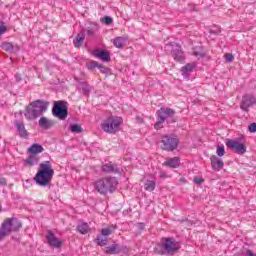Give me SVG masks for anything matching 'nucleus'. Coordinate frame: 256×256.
<instances>
[{"mask_svg":"<svg viewBox=\"0 0 256 256\" xmlns=\"http://www.w3.org/2000/svg\"><path fill=\"white\" fill-rule=\"evenodd\" d=\"M53 175H55V170H53L51 162L44 161L39 165L34 181H36L37 185H40V187H47V185L51 183Z\"/></svg>","mask_w":256,"mask_h":256,"instance_id":"f257e3e1","label":"nucleus"},{"mask_svg":"<svg viewBox=\"0 0 256 256\" xmlns=\"http://www.w3.org/2000/svg\"><path fill=\"white\" fill-rule=\"evenodd\" d=\"M117 178L104 177L94 182V189L100 195H107V193H113L117 189Z\"/></svg>","mask_w":256,"mask_h":256,"instance_id":"f03ea898","label":"nucleus"},{"mask_svg":"<svg viewBox=\"0 0 256 256\" xmlns=\"http://www.w3.org/2000/svg\"><path fill=\"white\" fill-rule=\"evenodd\" d=\"M47 107H49V103L44 100H36L29 104L26 108L25 117L30 121L37 119V117H41L47 111Z\"/></svg>","mask_w":256,"mask_h":256,"instance_id":"7ed1b4c3","label":"nucleus"},{"mask_svg":"<svg viewBox=\"0 0 256 256\" xmlns=\"http://www.w3.org/2000/svg\"><path fill=\"white\" fill-rule=\"evenodd\" d=\"M181 246L175 238H162L161 243L157 245L156 251L159 255H173L179 251Z\"/></svg>","mask_w":256,"mask_h":256,"instance_id":"20e7f679","label":"nucleus"},{"mask_svg":"<svg viewBox=\"0 0 256 256\" xmlns=\"http://www.w3.org/2000/svg\"><path fill=\"white\" fill-rule=\"evenodd\" d=\"M21 227H23V225L17 218L5 219L0 227V241H3L7 235H11V233L20 230Z\"/></svg>","mask_w":256,"mask_h":256,"instance_id":"39448f33","label":"nucleus"},{"mask_svg":"<svg viewBox=\"0 0 256 256\" xmlns=\"http://www.w3.org/2000/svg\"><path fill=\"white\" fill-rule=\"evenodd\" d=\"M123 123V118L118 116H110L104 120L101 124V129L105 133H119L121 131V124Z\"/></svg>","mask_w":256,"mask_h":256,"instance_id":"423d86ee","label":"nucleus"},{"mask_svg":"<svg viewBox=\"0 0 256 256\" xmlns=\"http://www.w3.org/2000/svg\"><path fill=\"white\" fill-rule=\"evenodd\" d=\"M175 117V110L167 107H162L157 111V122L154 125L155 129H163V124L167 119ZM176 119H172V123H175Z\"/></svg>","mask_w":256,"mask_h":256,"instance_id":"0eeeda50","label":"nucleus"},{"mask_svg":"<svg viewBox=\"0 0 256 256\" xmlns=\"http://www.w3.org/2000/svg\"><path fill=\"white\" fill-rule=\"evenodd\" d=\"M52 114L61 121H65L69 115V110L67 109V102L65 101H55L52 109Z\"/></svg>","mask_w":256,"mask_h":256,"instance_id":"6e6552de","label":"nucleus"},{"mask_svg":"<svg viewBox=\"0 0 256 256\" xmlns=\"http://www.w3.org/2000/svg\"><path fill=\"white\" fill-rule=\"evenodd\" d=\"M161 149L163 151H175L179 147V139L171 135H165L161 139Z\"/></svg>","mask_w":256,"mask_h":256,"instance_id":"1a4fd4ad","label":"nucleus"},{"mask_svg":"<svg viewBox=\"0 0 256 256\" xmlns=\"http://www.w3.org/2000/svg\"><path fill=\"white\" fill-rule=\"evenodd\" d=\"M166 49H172L171 55L174 61H177L178 63H183V61H185V54L183 53V50H181V46L168 44L166 45Z\"/></svg>","mask_w":256,"mask_h":256,"instance_id":"9d476101","label":"nucleus"},{"mask_svg":"<svg viewBox=\"0 0 256 256\" xmlns=\"http://www.w3.org/2000/svg\"><path fill=\"white\" fill-rule=\"evenodd\" d=\"M227 147L232 149L234 153H237L238 155H245L247 153V147H245V144L240 143L235 140H228L226 143Z\"/></svg>","mask_w":256,"mask_h":256,"instance_id":"9b49d317","label":"nucleus"},{"mask_svg":"<svg viewBox=\"0 0 256 256\" xmlns=\"http://www.w3.org/2000/svg\"><path fill=\"white\" fill-rule=\"evenodd\" d=\"M255 101H256L255 96L251 94L244 95L242 97L240 108L242 109V111L247 112L249 111V107H253V105H255Z\"/></svg>","mask_w":256,"mask_h":256,"instance_id":"f8f14e48","label":"nucleus"},{"mask_svg":"<svg viewBox=\"0 0 256 256\" xmlns=\"http://www.w3.org/2000/svg\"><path fill=\"white\" fill-rule=\"evenodd\" d=\"M46 241L50 247H56L57 249L63 245V241L59 240V238H57V236H55L51 230L47 231Z\"/></svg>","mask_w":256,"mask_h":256,"instance_id":"ddd939ff","label":"nucleus"},{"mask_svg":"<svg viewBox=\"0 0 256 256\" xmlns=\"http://www.w3.org/2000/svg\"><path fill=\"white\" fill-rule=\"evenodd\" d=\"M122 251L124 253H127V247H121L119 244H113L112 246L106 247L104 253H106V255H117L119 253H122Z\"/></svg>","mask_w":256,"mask_h":256,"instance_id":"4468645a","label":"nucleus"},{"mask_svg":"<svg viewBox=\"0 0 256 256\" xmlns=\"http://www.w3.org/2000/svg\"><path fill=\"white\" fill-rule=\"evenodd\" d=\"M102 171L104 173H114L115 175H121V169L117 167V164H113L111 162L108 164H104L102 166Z\"/></svg>","mask_w":256,"mask_h":256,"instance_id":"2eb2a0df","label":"nucleus"},{"mask_svg":"<svg viewBox=\"0 0 256 256\" xmlns=\"http://www.w3.org/2000/svg\"><path fill=\"white\" fill-rule=\"evenodd\" d=\"M210 161H211V167L214 171H221V169H223V166L225 165L223 160H221V158L215 155L210 157Z\"/></svg>","mask_w":256,"mask_h":256,"instance_id":"dca6fc26","label":"nucleus"},{"mask_svg":"<svg viewBox=\"0 0 256 256\" xmlns=\"http://www.w3.org/2000/svg\"><path fill=\"white\" fill-rule=\"evenodd\" d=\"M92 54L94 57H97V59H101V61H111V56L109 55V52L105 50H94Z\"/></svg>","mask_w":256,"mask_h":256,"instance_id":"f3484780","label":"nucleus"},{"mask_svg":"<svg viewBox=\"0 0 256 256\" xmlns=\"http://www.w3.org/2000/svg\"><path fill=\"white\" fill-rule=\"evenodd\" d=\"M55 125V121L49 120L47 117H42L39 120V127L41 129H51Z\"/></svg>","mask_w":256,"mask_h":256,"instance_id":"a211bd4d","label":"nucleus"},{"mask_svg":"<svg viewBox=\"0 0 256 256\" xmlns=\"http://www.w3.org/2000/svg\"><path fill=\"white\" fill-rule=\"evenodd\" d=\"M195 67H197V64H195V62L186 64L184 67L181 68L182 75L184 77H189V74L193 73V69H195Z\"/></svg>","mask_w":256,"mask_h":256,"instance_id":"6ab92c4d","label":"nucleus"},{"mask_svg":"<svg viewBox=\"0 0 256 256\" xmlns=\"http://www.w3.org/2000/svg\"><path fill=\"white\" fill-rule=\"evenodd\" d=\"M43 151H45V148L40 144H32L31 147L28 148L30 155H39V153H43Z\"/></svg>","mask_w":256,"mask_h":256,"instance_id":"aec40b11","label":"nucleus"},{"mask_svg":"<svg viewBox=\"0 0 256 256\" xmlns=\"http://www.w3.org/2000/svg\"><path fill=\"white\" fill-rule=\"evenodd\" d=\"M37 163H39V155L30 154L25 160V165H27V167H33V165H37Z\"/></svg>","mask_w":256,"mask_h":256,"instance_id":"412c9836","label":"nucleus"},{"mask_svg":"<svg viewBox=\"0 0 256 256\" xmlns=\"http://www.w3.org/2000/svg\"><path fill=\"white\" fill-rule=\"evenodd\" d=\"M116 229H117V225H110L106 228H102L101 229V235L103 237H109V235H112L115 232Z\"/></svg>","mask_w":256,"mask_h":256,"instance_id":"4be33fe9","label":"nucleus"},{"mask_svg":"<svg viewBox=\"0 0 256 256\" xmlns=\"http://www.w3.org/2000/svg\"><path fill=\"white\" fill-rule=\"evenodd\" d=\"M16 129L19 132L20 137H27V130L25 129V124L16 121L15 122Z\"/></svg>","mask_w":256,"mask_h":256,"instance_id":"5701e85b","label":"nucleus"},{"mask_svg":"<svg viewBox=\"0 0 256 256\" xmlns=\"http://www.w3.org/2000/svg\"><path fill=\"white\" fill-rule=\"evenodd\" d=\"M77 232L81 233V235H87L89 233V224L82 222L77 226Z\"/></svg>","mask_w":256,"mask_h":256,"instance_id":"b1692460","label":"nucleus"},{"mask_svg":"<svg viewBox=\"0 0 256 256\" xmlns=\"http://www.w3.org/2000/svg\"><path fill=\"white\" fill-rule=\"evenodd\" d=\"M164 165H166V167H172L173 169H176V167L179 165V158H171L168 161H166Z\"/></svg>","mask_w":256,"mask_h":256,"instance_id":"393cba45","label":"nucleus"},{"mask_svg":"<svg viewBox=\"0 0 256 256\" xmlns=\"http://www.w3.org/2000/svg\"><path fill=\"white\" fill-rule=\"evenodd\" d=\"M1 49H3V51H6L7 53H13L15 46H13L11 42H3L1 44Z\"/></svg>","mask_w":256,"mask_h":256,"instance_id":"a878e982","label":"nucleus"},{"mask_svg":"<svg viewBox=\"0 0 256 256\" xmlns=\"http://www.w3.org/2000/svg\"><path fill=\"white\" fill-rule=\"evenodd\" d=\"M155 187H157V183L153 180H147L144 184L145 191H155Z\"/></svg>","mask_w":256,"mask_h":256,"instance_id":"bb28decb","label":"nucleus"},{"mask_svg":"<svg viewBox=\"0 0 256 256\" xmlns=\"http://www.w3.org/2000/svg\"><path fill=\"white\" fill-rule=\"evenodd\" d=\"M83 41H85V37L83 36V34H78L76 36V38L74 39V47L79 49V47H81V45H83Z\"/></svg>","mask_w":256,"mask_h":256,"instance_id":"cd10ccee","label":"nucleus"},{"mask_svg":"<svg viewBox=\"0 0 256 256\" xmlns=\"http://www.w3.org/2000/svg\"><path fill=\"white\" fill-rule=\"evenodd\" d=\"M123 43H125V39H123V37H118L114 39V42H113L115 47H117L118 49H123Z\"/></svg>","mask_w":256,"mask_h":256,"instance_id":"c85d7f7f","label":"nucleus"},{"mask_svg":"<svg viewBox=\"0 0 256 256\" xmlns=\"http://www.w3.org/2000/svg\"><path fill=\"white\" fill-rule=\"evenodd\" d=\"M87 69H89V71H95V69H97L99 67V62L97 61H90L86 64Z\"/></svg>","mask_w":256,"mask_h":256,"instance_id":"c756f323","label":"nucleus"},{"mask_svg":"<svg viewBox=\"0 0 256 256\" xmlns=\"http://www.w3.org/2000/svg\"><path fill=\"white\" fill-rule=\"evenodd\" d=\"M70 131L72 133H83V128L79 124H73L70 126Z\"/></svg>","mask_w":256,"mask_h":256,"instance_id":"7c9ffc66","label":"nucleus"},{"mask_svg":"<svg viewBox=\"0 0 256 256\" xmlns=\"http://www.w3.org/2000/svg\"><path fill=\"white\" fill-rule=\"evenodd\" d=\"M95 243H97V245H99L100 247H105V245H107V238L97 236V238L95 239Z\"/></svg>","mask_w":256,"mask_h":256,"instance_id":"2f4dec72","label":"nucleus"},{"mask_svg":"<svg viewBox=\"0 0 256 256\" xmlns=\"http://www.w3.org/2000/svg\"><path fill=\"white\" fill-rule=\"evenodd\" d=\"M216 153H217L218 157H223V155H225V147L217 146Z\"/></svg>","mask_w":256,"mask_h":256,"instance_id":"473e14b6","label":"nucleus"},{"mask_svg":"<svg viewBox=\"0 0 256 256\" xmlns=\"http://www.w3.org/2000/svg\"><path fill=\"white\" fill-rule=\"evenodd\" d=\"M4 33H7V26L3 20H0V35H3Z\"/></svg>","mask_w":256,"mask_h":256,"instance_id":"72a5a7b5","label":"nucleus"},{"mask_svg":"<svg viewBox=\"0 0 256 256\" xmlns=\"http://www.w3.org/2000/svg\"><path fill=\"white\" fill-rule=\"evenodd\" d=\"M102 23H105V25H111L113 23V18L106 16L101 19Z\"/></svg>","mask_w":256,"mask_h":256,"instance_id":"f704fd0d","label":"nucleus"},{"mask_svg":"<svg viewBox=\"0 0 256 256\" xmlns=\"http://www.w3.org/2000/svg\"><path fill=\"white\" fill-rule=\"evenodd\" d=\"M193 55L195 56V57H199V58H201V59H203V57H206V53L205 52H203V51H197V50H195L194 52H193Z\"/></svg>","mask_w":256,"mask_h":256,"instance_id":"c9c22d12","label":"nucleus"},{"mask_svg":"<svg viewBox=\"0 0 256 256\" xmlns=\"http://www.w3.org/2000/svg\"><path fill=\"white\" fill-rule=\"evenodd\" d=\"M225 59H226L227 63H231L235 60V57L231 53H226L225 54Z\"/></svg>","mask_w":256,"mask_h":256,"instance_id":"e433bc0d","label":"nucleus"},{"mask_svg":"<svg viewBox=\"0 0 256 256\" xmlns=\"http://www.w3.org/2000/svg\"><path fill=\"white\" fill-rule=\"evenodd\" d=\"M82 91H83L84 95H89V92L91 91V86H89L88 84H85L82 87Z\"/></svg>","mask_w":256,"mask_h":256,"instance_id":"4c0bfd02","label":"nucleus"},{"mask_svg":"<svg viewBox=\"0 0 256 256\" xmlns=\"http://www.w3.org/2000/svg\"><path fill=\"white\" fill-rule=\"evenodd\" d=\"M248 131H250V133H256V123H251L249 126H248Z\"/></svg>","mask_w":256,"mask_h":256,"instance_id":"58836bf2","label":"nucleus"},{"mask_svg":"<svg viewBox=\"0 0 256 256\" xmlns=\"http://www.w3.org/2000/svg\"><path fill=\"white\" fill-rule=\"evenodd\" d=\"M7 180L5 178L0 177V187H6Z\"/></svg>","mask_w":256,"mask_h":256,"instance_id":"ea45409f","label":"nucleus"},{"mask_svg":"<svg viewBox=\"0 0 256 256\" xmlns=\"http://www.w3.org/2000/svg\"><path fill=\"white\" fill-rule=\"evenodd\" d=\"M98 69H100L102 73H107V68L101 64H99Z\"/></svg>","mask_w":256,"mask_h":256,"instance_id":"a19ab883","label":"nucleus"},{"mask_svg":"<svg viewBox=\"0 0 256 256\" xmlns=\"http://www.w3.org/2000/svg\"><path fill=\"white\" fill-rule=\"evenodd\" d=\"M203 179L202 178H194V183H196L197 185H201V183H203Z\"/></svg>","mask_w":256,"mask_h":256,"instance_id":"79ce46f5","label":"nucleus"},{"mask_svg":"<svg viewBox=\"0 0 256 256\" xmlns=\"http://www.w3.org/2000/svg\"><path fill=\"white\" fill-rule=\"evenodd\" d=\"M15 80L17 81V83H19V82L23 81V78L20 76V74H16Z\"/></svg>","mask_w":256,"mask_h":256,"instance_id":"37998d69","label":"nucleus"},{"mask_svg":"<svg viewBox=\"0 0 256 256\" xmlns=\"http://www.w3.org/2000/svg\"><path fill=\"white\" fill-rule=\"evenodd\" d=\"M86 34L89 35V37H91V36L95 35V31L90 29V30L86 31Z\"/></svg>","mask_w":256,"mask_h":256,"instance_id":"c03bdc74","label":"nucleus"},{"mask_svg":"<svg viewBox=\"0 0 256 256\" xmlns=\"http://www.w3.org/2000/svg\"><path fill=\"white\" fill-rule=\"evenodd\" d=\"M246 256H256V254L253 253V251H251V250H247L246 251Z\"/></svg>","mask_w":256,"mask_h":256,"instance_id":"a18cd8bd","label":"nucleus"},{"mask_svg":"<svg viewBox=\"0 0 256 256\" xmlns=\"http://www.w3.org/2000/svg\"><path fill=\"white\" fill-rule=\"evenodd\" d=\"M136 119H137L138 123H143V118H140L139 116H136Z\"/></svg>","mask_w":256,"mask_h":256,"instance_id":"49530a36","label":"nucleus"},{"mask_svg":"<svg viewBox=\"0 0 256 256\" xmlns=\"http://www.w3.org/2000/svg\"><path fill=\"white\" fill-rule=\"evenodd\" d=\"M160 177H162L163 179H165L167 176L165 175V173H161Z\"/></svg>","mask_w":256,"mask_h":256,"instance_id":"de8ad7c7","label":"nucleus"},{"mask_svg":"<svg viewBox=\"0 0 256 256\" xmlns=\"http://www.w3.org/2000/svg\"><path fill=\"white\" fill-rule=\"evenodd\" d=\"M0 212H1V206H0Z\"/></svg>","mask_w":256,"mask_h":256,"instance_id":"09e8293b","label":"nucleus"}]
</instances>
